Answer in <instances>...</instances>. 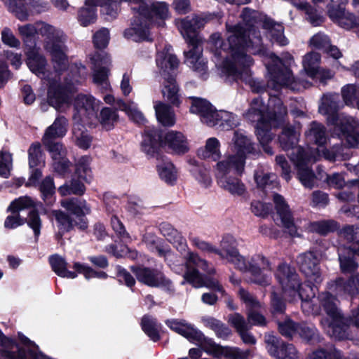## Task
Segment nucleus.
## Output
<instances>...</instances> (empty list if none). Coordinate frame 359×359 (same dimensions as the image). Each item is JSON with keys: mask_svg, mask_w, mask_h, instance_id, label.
Segmentation results:
<instances>
[{"mask_svg": "<svg viewBox=\"0 0 359 359\" xmlns=\"http://www.w3.org/2000/svg\"><path fill=\"white\" fill-rule=\"evenodd\" d=\"M256 12L248 8L243 11L242 16L246 22L248 27L244 28L241 25H230L226 24L227 32V42L222 41L219 33L212 34L209 39L211 50L217 58L216 63L219 59H224L222 62V72L234 81L241 80L250 86L252 92L261 93L266 88L262 83L252 77L249 67L253 60L246 54L249 50L253 54L259 55L264 58V64L270 74L268 87L278 91L282 87H287L292 90H300L302 88H306L311 83L304 80L295 79L292 72L285 65H290L293 57L287 55L285 63L273 53L268 51L263 46L260 33L252 26L250 16L255 17Z\"/></svg>", "mask_w": 359, "mask_h": 359, "instance_id": "f257e3e1", "label": "nucleus"}, {"mask_svg": "<svg viewBox=\"0 0 359 359\" xmlns=\"http://www.w3.org/2000/svg\"><path fill=\"white\" fill-rule=\"evenodd\" d=\"M27 64L29 69L42 79L49 81L48 91V102L50 105L57 110H62L68 107L70 102L69 91L72 86H74L85 79L88 74L85 66L81 64L67 65L65 69L56 71L54 73L46 70L47 61L39 53V48L35 46L30 48L27 52Z\"/></svg>", "mask_w": 359, "mask_h": 359, "instance_id": "f03ea898", "label": "nucleus"}, {"mask_svg": "<svg viewBox=\"0 0 359 359\" xmlns=\"http://www.w3.org/2000/svg\"><path fill=\"white\" fill-rule=\"evenodd\" d=\"M287 114V109L283 105L280 98L276 95H270L268 106H265L261 97L254 98L249 109L245 112V118L256 122L255 133L260 145L269 144L273 135L270 132L272 126L280 121Z\"/></svg>", "mask_w": 359, "mask_h": 359, "instance_id": "7ed1b4c3", "label": "nucleus"}, {"mask_svg": "<svg viewBox=\"0 0 359 359\" xmlns=\"http://www.w3.org/2000/svg\"><path fill=\"white\" fill-rule=\"evenodd\" d=\"M18 32L25 43L36 34L45 37L43 47L50 55L53 66L56 71L65 69L68 65L63 32L43 22L18 27Z\"/></svg>", "mask_w": 359, "mask_h": 359, "instance_id": "20e7f679", "label": "nucleus"}, {"mask_svg": "<svg viewBox=\"0 0 359 359\" xmlns=\"http://www.w3.org/2000/svg\"><path fill=\"white\" fill-rule=\"evenodd\" d=\"M339 96L338 94H326L323 96L318 111L327 116V122L334 126V133L349 147L359 145V121L356 118L337 114Z\"/></svg>", "mask_w": 359, "mask_h": 359, "instance_id": "39448f33", "label": "nucleus"}, {"mask_svg": "<svg viewBox=\"0 0 359 359\" xmlns=\"http://www.w3.org/2000/svg\"><path fill=\"white\" fill-rule=\"evenodd\" d=\"M165 324L189 341L200 344L206 353L215 358L223 355L228 359H247L250 355L249 351H241L237 347L219 346L212 339L205 337L200 330L185 320H167Z\"/></svg>", "mask_w": 359, "mask_h": 359, "instance_id": "423d86ee", "label": "nucleus"}, {"mask_svg": "<svg viewBox=\"0 0 359 359\" xmlns=\"http://www.w3.org/2000/svg\"><path fill=\"white\" fill-rule=\"evenodd\" d=\"M226 241H223L224 251L226 252V259L235 268L242 272H249L251 275L250 282L262 287L270 285L272 271V264L270 259L261 253L255 254L246 259L240 254L234 246L226 245Z\"/></svg>", "mask_w": 359, "mask_h": 359, "instance_id": "0eeeda50", "label": "nucleus"}, {"mask_svg": "<svg viewBox=\"0 0 359 359\" xmlns=\"http://www.w3.org/2000/svg\"><path fill=\"white\" fill-rule=\"evenodd\" d=\"M209 19L210 15H196L191 20L186 18L176 21L178 29L190 47L188 51L184 52L185 63L201 76L206 73L207 66L206 61L201 56V39L196 29L203 27Z\"/></svg>", "mask_w": 359, "mask_h": 359, "instance_id": "6e6552de", "label": "nucleus"}, {"mask_svg": "<svg viewBox=\"0 0 359 359\" xmlns=\"http://www.w3.org/2000/svg\"><path fill=\"white\" fill-rule=\"evenodd\" d=\"M145 8L140 10L141 15L135 13L131 27L124 31L126 38L134 41L151 40L149 25L156 24L163 26L164 20L169 18L168 5L164 1H156L151 4V0L146 1Z\"/></svg>", "mask_w": 359, "mask_h": 359, "instance_id": "1a4fd4ad", "label": "nucleus"}, {"mask_svg": "<svg viewBox=\"0 0 359 359\" xmlns=\"http://www.w3.org/2000/svg\"><path fill=\"white\" fill-rule=\"evenodd\" d=\"M319 299L327 315L320 322L323 329L332 338L338 340L346 339L348 337V323L337 307L336 299L328 292L322 293Z\"/></svg>", "mask_w": 359, "mask_h": 359, "instance_id": "9d476101", "label": "nucleus"}, {"mask_svg": "<svg viewBox=\"0 0 359 359\" xmlns=\"http://www.w3.org/2000/svg\"><path fill=\"white\" fill-rule=\"evenodd\" d=\"M275 276L282 287L285 297H290L291 300L298 296L303 302H308L315 297L312 287L306 285L301 287V281L296 270L287 264H280Z\"/></svg>", "mask_w": 359, "mask_h": 359, "instance_id": "9b49d317", "label": "nucleus"}, {"mask_svg": "<svg viewBox=\"0 0 359 359\" xmlns=\"http://www.w3.org/2000/svg\"><path fill=\"white\" fill-rule=\"evenodd\" d=\"M158 140L177 154H185L189 149L187 138L180 131L169 130L163 135H159L157 131L149 130L143 136L141 144L142 151L149 155L154 153Z\"/></svg>", "mask_w": 359, "mask_h": 359, "instance_id": "f8f14e48", "label": "nucleus"}, {"mask_svg": "<svg viewBox=\"0 0 359 359\" xmlns=\"http://www.w3.org/2000/svg\"><path fill=\"white\" fill-rule=\"evenodd\" d=\"M191 265L201 269L208 273L214 272L212 269H209L208 264L205 259H201L194 252H189L186 258V271L183 275L184 281L189 283L195 287H206L222 294L224 293L222 285L217 280H205L198 270L192 268Z\"/></svg>", "mask_w": 359, "mask_h": 359, "instance_id": "ddd939ff", "label": "nucleus"}, {"mask_svg": "<svg viewBox=\"0 0 359 359\" xmlns=\"http://www.w3.org/2000/svg\"><path fill=\"white\" fill-rule=\"evenodd\" d=\"M297 155L291 156V161L294 163L297 169V175L301 183L306 188L311 189L314 186L316 175L309 165L317 161L320 156L318 151L309 154L303 148H297Z\"/></svg>", "mask_w": 359, "mask_h": 359, "instance_id": "4468645a", "label": "nucleus"}, {"mask_svg": "<svg viewBox=\"0 0 359 359\" xmlns=\"http://www.w3.org/2000/svg\"><path fill=\"white\" fill-rule=\"evenodd\" d=\"M238 294L241 299L246 306L247 324L252 328V326L264 327L267 325V320L264 316L260 312L264 308L255 296L243 288H240Z\"/></svg>", "mask_w": 359, "mask_h": 359, "instance_id": "2eb2a0df", "label": "nucleus"}, {"mask_svg": "<svg viewBox=\"0 0 359 359\" xmlns=\"http://www.w3.org/2000/svg\"><path fill=\"white\" fill-rule=\"evenodd\" d=\"M93 64V80L97 86L104 90L110 87L109 75L111 59L109 55L104 52L95 53L90 57Z\"/></svg>", "mask_w": 359, "mask_h": 359, "instance_id": "dca6fc26", "label": "nucleus"}, {"mask_svg": "<svg viewBox=\"0 0 359 359\" xmlns=\"http://www.w3.org/2000/svg\"><path fill=\"white\" fill-rule=\"evenodd\" d=\"M230 148L233 152V155L243 158L245 163L249 156H259L260 151L257 149L252 137L243 130H236L233 132Z\"/></svg>", "mask_w": 359, "mask_h": 359, "instance_id": "f3484780", "label": "nucleus"}, {"mask_svg": "<svg viewBox=\"0 0 359 359\" xmlns=\"http://www.w3.org/2000/svg\"><path fill=\"white\" fill-rule=\"evenodd\" d=\"M245 163L243 158L236 157L232 154H226L219 161L215 167V172L217 182L226 178L233 172L241 176L245 170Z\"/></svg>", "mask_w": 359, "mask_h": 359, "instance_id": "a211bd4d", "label": "nucleus"}, {"mask_svg": "<svg viewBox=\"0 0 359 359\" xmlns=\"http://www.w3.org/2000/svg\"><path fill=\"white\" fill-rule=\"evenodd\" d=\"M130 269L137 280L147 286L159 287L170 285V280L157 269L143 266H131Z\"/></svg>", "mask_w": 359, "mask_h": 359, "instance_id": "6ab92c4d", "label": "nucleus"}, {"mask_svg": "<svg viewBox=\"0 0 359 359\" xmlns=\"http://www.w3.org/2000/svg\"><path fill=\"white\" fill-rule=\"evenodd\" d=\"M268 353L276 359H297V351L291 344H286L272 334L265 335Z\"/></svg>", "mask_w": 359, "mask_h": 359, "instance_id": "aec40b11", "label": "nucleus"}, {"mask_svg": "<svg viewBox=\"0 0 359 359\" xmlns=\"http://www.w3.org/2000/svg\"><path fill=\"white\" fill-rule=\"evenodd\" d=\"M297 263L309 281L314 283H320L322 281L319 260L313 252L309 251L299 254L297 257Z\"/></svg>", "mask_w": 359, "mask_h": 359, "instance_id": "412c9836", "label": "nucleus"}, {"mask_svg": "<svg viewBox=\"0 0 359 359\" xmlns=\"http://www.w3.org/2000/svg\"><path fill=\"white\" fill-rule=\"evenodd\" d=\"M327 15L334 24L346 30L355 29L359 23L353 13L341 6L331 5L328 6Z\"/></svg>", "mask_w": 359, "mask_h": 359, "instance_id": "4be33fe9", "label": "nucleus"}, {"mask_svg": "<svg viewBox=\"0 0 359 359\" xmlns=\"http://www.w3.org/2000/svg\"><path fill=\"white\" fill-rule=\"evenodd\" d=\"M74 120L76 122H84L85 119H90L96 116L98 107L95 104V100L88 95H79L74 100Z\"/></svg>", "mask_w": 359, "mask_h": 359, "instance_id": "5701e85b", "label": "nucleus"}, {"mask_svg": "<svg viewBox=\"0 0 359 359\" xmlns=\"http://www.w3.org/2000/svg\"><path fill=\"white\" fill-rule=\"evenodd\" d=\"M273 202L277 214L280 219L281 224L285 228V231L292 237L299 236L294 223L292 212L285 198L281 195L275 194L273 195Z\"/></svg>", "mask_w": 359, "mask_h": 359, "instance_id": "b1692460", "label": "nucleus"}, {"mask_svg": "<svg viewBox=\"0 0 359 359\" xmlns=\"http://www.w3.org/2000/svg\"><path fill=\"white\" fill-rule=\"evenodd\" d=\"M192 102L190 107V112L200 116L203 123L208 126H214L215 121L212 118L216 112L215 109L207 100L198 97H191Z\"/></svg>", "mask_w": 359, "mask_h": 359, "instance_id": "393cba45", "label": "nucleus"}, {"mask_svg": "<svg viewBox=\"0 0 359 359\" xmlns=\"http://www.w3.org/2000/svg\"><path fill=\"white\" fill-rule=\"evenodd\" d=\"M44 145L51 154L54 170L60 174L65 173L69 165V161L66 157L65 148L60 142H51L50 144Z\"/></svg>", "mask_w": 359, "mask_h": 359, "instance_id": "a878e982", "label": "nucleus"}, {"mask_svg": "<svg viewBox=\"0 0 359 359\" xmlns=\"http://www.w3.org/2000/svg\"><path fill=\"white\" fill-rule=\"evenodd\" d=\"M228 323L235 328L243 343L250 345L255 344L256 339L249 332L251 328L241 314L238 313L230 314L228 316Z\"/></svg>", "mask_w": 359, "mask_h": 359, "instance_id": "bb28decb", "label": "nucleus"}, {"mask_svg": "<svg viewBox=\"0 0 359 359\" xmlns=\"http://www.w3.org/2000/svg\"><path fill=\"white\" fill-rule=\"evenodd\" d=\"M156 61L163 77L172 76L171 71L176 69L179 65V60L171 53L170 46L165 47L163 51L158 52Z\"/></svg>", "mask_w": 359, "mask_h": 359, "instance_id": "cd10ccee", "label": "nucleus"}, {"mask_svg": "<svg viewBox=\"0 0 359 359\" xmlns=\"http://www.w3.org/2000/svg\"><path fill=\"white\" fill-rule=\"evenodd\" d=\"M67 120L64 116L57 117L53 123L48 127L42 137L43 144H50L57 138L63 137L67 132Z\"/></svg>", "mask_w": 359, "mask_h": 359, "instance_id": "c85d7f7f", "label": "nucleus"}, {"mask_svg": "<svg viewBox=\"0 0 359 359\" xmlns=\"http://www.w3.org/2000/svg\"><path fill=\"white\" fill-rule=\"evenodd\" d=\"M300 131L293 126H285L283 128L281 134L279 136L280 146L283 150L292 149L293 151L290 157L294 154L297 155L296 144L299 141ZM298 148H301L298 147Z\"/></svg>", "mask_w": 359, "mask_h": 359, "instance_id": "c756f323", "label": "nucleus"}, {"mask_svg": "<svg viewBox=\"0 0 359 359\" xmlns=\"http://www.w3.org/2000/svg\"><path fill=\"white\" fill-rule=\"evenodd\" d=\"M52 215L55 217L57 222L60 237L62 233L69 231L74 226H78L81 229H85L87 227V223L84 219H79V222L74 221L61 210H53Z\"/></svg>", "mask_w": 359, "mask_h": 359, "instance_id": "7c9ffc66", "label": "nucleus"}, {"mask_svg": "<svg viewBox=\"0 0 359 359\" xmlns=\"http://www.w3.org/2000/svg\"><path fill=\"white\" fill-rule=\"evenodd\" d=\"M159 229L162 235L172 243L178 251L181 252L186 251L187 248L186 239L171 224L163 222L160 224Z\"/></svg>", "mask_w": 359, "mask_h": 359, "instance_id": "2f4dec72", "label": "nucleus"}, {"mask_svg": "<svg viewBox=\"0 0 359 359\" xmlns=\"http://www.w3.org/2000/svg\"><path fill=\"white\" fill-rule=\"evenodd\" d=\"M154 108L158 121L163 126L172 127L175 124V114L170 106L161 101H156L154 102Z\"/></svg>", "mask_w": 359, "mask_h": 359, "instance_id": "473e14b6", "label": "nucleus"}, {"mask_svg": "<svg viewBox=\"0 0 359 359\" xmlns=\"http://www.w3.org/2000/svg\"><path fill=\"white\" fill-rule=\"evenodd\" d=\"M220 188L234 196H243L247 193V188L242 180L238 177L229 176L219 182Z\"/></svg>", "mask_w": 359, "mask_h": 359, "instance_id": "72a5a7b5", "label": "nucleus"}, {"mask_svg": "<svg viewBox=\"0 0 359 359\" xmlns=\"http://www.w3.org/2000/svg\"><path fill=\"white\" fill-rule=\"evenodd\" d=\"M162 94L173 106L178 107L180 104V95L179 93V87L172 76L163 77Z\"/></svg>", "mask_w": 359, "mask_h": 359, "instance_id": "f704fd0d", "label": "nucleus"}, {"mask_svg": "<svg viewBox=\"0 0 359 359\" xmlns=\"http://www.w3.org/2000/svg\"><path fill=\"white\" fill-rule=\"evenodd\" d=\"M305 136L309 142H314L318 146H323L327 142L325 128L321 123L313 121L305 132Z\"/></svg>", "mask_w": 359, "mask_h": 359, "instance_id": "c9c22d12", "label": "nucleus"}, {"mask_svg": "<svg viewBox=\"0 0 359 359\" xmlns=\"http://www.w3.org/2000/svg\"><path fill=\"white\" fill-rule=\"evenodd\" d=\"M263 27L269 31L271 41L280 46H285L288 43L287 39L284 36V28L282 25L275 23L272 20L265 18L263 22Z\"/></svg>", "mask_w": 359, "mask_h": 359, "instance_id": "e433bc0d", "label": "nucleus"}, {"mask_svg": "<svg viewBox=\"0 0 359 359\" xmlns=\"http://www.w3.org/2000/svg\"><path fill=\"white\" fill-rule=\"evenodd\" d=\"M72 133L74 142L79 147L87 149L90 147L93 137L81 122L75 121Z\"/></svg>", "mask_w": 359, "mask_h": 359, "instance_id": "4c0bfd02", "label": "nucleus"}, {"mask_svg": "<svg viewBox=\"0 0 359 359\" xmlns=\"http://www.w3.org/2000/svg\"><path fill=\"white\" fill-rule=\"evenodd\" d=\"M117 107L126 112L128 117L135 123L144 125L147 119L144 114L138 109L137 104L134 102H124L119 100L116 102Z\"/></svg>", "mask_w": 359, "mask_h": 359, "instance_id": "58836bf2", "label": "nucleus"}, {"mask_svg": "<svg viewBox=\"0 0 359 359\" xmlns=\"http://www.w3.org/2000/svg\"><path fill=\"white\" fill-rule=\"evenodd\" d=\"M320 60V55L316 52H310L303 57V69L310 78L314 79L317 76Z\"/></svg>", "mask_w": 359, "mask_h": 359, "instance_id": "ea45409f", "label": "nucleus"}, {"mask_svg": "<svg viewBox=\"0 0 359 359\" xmlns=\"http://www.w3.org/2000/svg\"><path fill=\"white\" fill-rule=\"evenodd\" d=\"M61 205L72 215L79 219H83L86 214L90 212V208L85 201L76 198L65 199L61 201Z\"/></svg>", "mask_w": 359, "mask_h": 359, "instance_id": "a19ab883", "label": "nucleus"}, {"mask_svg": "<svg viewBox=\"0 0 359 359\" xmlns=\"http://www.w3.org/2000/svg\"><path fill=\"white\" fill-rule=\"evenodd\" d=\"M214 126H219L224 130L231 129L238 125L237 116L226 111H216L213 114Z\"/></svg>", "mask_w": 359, "mask_h": 359, "instance_id": "79ce46f5", "label": "nucleus"}, {"mask_svg": "<svg viewBox=\"0 0 359 359\" xmlns=\"http://www.w3.org/2000/svg\"><path fill=\"white\" fill-rule=\"evenodd\" d=\"M226 240V245L228 246H234L236 241L235 239L230 236H227L224 237L221 243L222 245V250H219L216 248H214L210 243L201 241L197 238H194L192 239V243L194 245L200 249L202 251L208 252H215V254L219 255L222 259H226V252L224 251L223 248V241Z\"/></svg>", "mask_w": 359, "mask_h": 359, "instance_id": "37998d69", "label": "nucleus"}, {"mask_svg": "<svg viewBox=\"0 0 359 359\" xmlns=\"http://www.w3.org/2000/svg\"><path fill=\"white\" fill-rule=\"evenodd\" d=\"M220 142L216 137H210L206 140L204 149L198 151V155L203 158L218 160L221 156Z\"/></svg>", "mask_w": 359, "mask_h": 359, "instance_id": "c03bdc74", "label": "nucleus"}, {"mask_svg": "<svg viewBox=\"0 0 359 359\" xmlns=\"http://www.w3.org/2000/svg\"><path fill=\"white\" fill-rule=\"evenodd\" d=\"M53 271L59 276L74 279L77 275L75 272L67 269V263L65 259L57 255H53L49 259Z\"/></svg>", "mask_w": 359, "mask_h": 359, "instance_id": "a18cd8bd", "label": "nucleus"}, {"mask_svg": "<svg viewBox=\"0 0 359 359\" xmlns=\"http://www.w3.org/2000/svg\"><path fill=\"white\" fill-rule=\"evenodd\" d=\"M255 180L258 187L266 191L278 185L276 175L263 169H259L255 173Z\"/></svg>", "mask_w": 359, "mask_h": 359, "instance_id": "49530a36", "label": "nucleus"}, {"mask_svg": "<svg viewBox=\"0 0 359 359\" xmlns=\"http://www.w3.org/2000/svg\"><path fill=\"white\" fill-rule=\"evenodd\" d=\"M159 176L162 180L169 184H173L177 179V171L174 165L168 161L157 165Z\"/></svg>", "mask_w": 359, "mask_h": 359, "instance_id": "de8ad7c7", "label": "nucleus"}, {"mask_svg": "<svg viewBox=\"0 0 359 359\" xmlns=\"http://www.w3.org/2000/svg\"><path fill=\"white\" fill-rule=\"evenodd\" d=\"M86 6L95 8L100 6L103 11L111 18H115L118 10V2L115 0H86Z\"/></svg>", "mask_w": 359, "mask_h": 359, "instance_id": "09e8293b", "label": "nucleus"}, {"mask_svg": "<svg viewBox=\"0 0 359 359\" xmlns=\"http://www.w3.org/2000/svg\"><path fill=\"white\" fill-rule=\"evenodd\" d=\"M142 328L147 335L154 341H156L160 339L158 330L160 325H158L156 319L145 316L142 319Z\"/></svg>", "mask_w": 359, "mask_h": 359, "instance_id": "8fccbe9b", "label": "nucleus"}, {"mask_svg": "<svg viewBox=\"0 0 359 359\" xmlns=\"http://www.w3.org/2000/svg\"><path fill=\"white\" fill-rule=\"evenodd\" d=\"M28 155L29 165L31 168L44 165L45 161L40 143L34 142L32 144L28 149Z\"/></svg>", "mask_w": 359, "mask_h": 359, "instance_id": "3c124183", "label": "nucleus"}, {"mask_svg": "<svg viewBox=\"0 0 359 359\" xmlns=\"http://www.w3.org/2000/svg\"><path fill=\"white\" fill-rule=\"evenodd\" d=\"M337 289L339 292H344L351 295L359 293V273L352 276L346 282L339 279L337 283Z\"/></svg>", "mask_w": 359, "mask_h": 359, "instance_id": "603ef678", "label": "nucleus"}, {"mask_svg": "<svg viewBox=\"0 0 359 359\" xmlns=\"http://www.w3.org/2000/svg\"><path fill=\"white\" fill-rule=\"evenodd\" d=\"M344 250V253L339 252L340 268L344 273H351L357 269L358 264L353 257H351L353 255V253H348V250L346 248Z\"/></svg>", "mask_w": 359, "mask_h": 359, "instance_id": "864d4df0", "label": "nucleus"}, {"mask_svg": "<svg viewBox=\"0 0 359 359\" xmlns=\"http://www.w3.org/2000/svg\"><path fill=\"white\" fill-rule=\"evenodd\" d=\"M91 158L88 156H82L76 164V173L79 177L86 182H89L92 179V172L90 167Z\"/></svg>", "mask_w": 359, "mask_h": 359, "instance_id": "5fc2aeb1", "label": "nucleus"}, {"mask_svg": "<svg viewBox=\"0 0 359 359\" xmlns=\"http://www.w3.org/2000/svg\"><path fill=\"white\" fill-rule=\"evenodd\" d=\"M97 20L96 8L90 6L81 8L79 11L78 20L81 25L87 27L95 22Z\"/></svg>", "mask_w": 359, "mask_h": 359, "instance_id": "6e6d98bb", "label": "nucleus"}, {"mask_svg": "<svg viewBox=\"0 0 359 359\" xmlns=\"http://www.w3.org/2000/svg\"><path fill=\"white\" fill-rule=\"evenodd\" d=\"M294 6L302 11H304L307 15V20L313 26H318L323 22V17L317 13L316 10L313 8L306 2L295 3Z\"/></svg>", "mask_w": 359, "mask_h": 359, "instance_id": "4d7b16f0", "label": "nucleus"}, {"mask_svg": "<svg viewBox=\"0 0 359 359\" xmlns=\"http://www.w3.org/2000/svg\"><path fill=\"white\" fill-rule=\"evenodd\" d=\"M306 359H341V353L331 348H320L309 353Z\"/></svg>", "mask_w": 359, "mask_h": 359, "instance_id": "13d9d810", "label": "nucleus"}, {"mask_svg": "<svg viewBox=\"0 0 359 359\" xmlns=\"http://www.w3.org/2000/svg\"><path fill=\"white\" fill-rule=\"evenodd\" d=\"M341 94L345 103L347 105L353 106L359 100V86L352 84L346 85L342 88Z\"/></svg>", "mask_w": 359, "mask_h": 359, "instance_id": "bf43d9fd", "label": "nucleus"}, {"mask_svg": "<svg viewBox=\"0 0 359 359\" xmlns=\"http://www.w3.org/2000/svg\"><path fill=\"white\" fill-rule=\"evenodd\" d=\"M298 330H299L297 331V333L307 341H311L312 343L320 341L318 332L314 326L301 324L299 325Z\"/></svg>", "mask_w": 359, "mask_h": 359, "instance_id": "052dcab7", "label": "nucleus"}, {"mask_svg": "<svg viewBox=\"0 0 359 359\" xmlns=\"http://www.w3.org/2000/svg\"><path fill=\"white\" fill-rule=\"evenodd\" d=\"M343 148L341 145H334L331 149H323L321 151H319L318 149H307L306 150V152H308L309 154H311V152L315 153L316 151H318V154H320L319 156H318L317 160L323 156L325 159L333 161L337 158L342 156L341 151Z\"/></svg>", "mask_w": 359, "mask_h": 359, "instance_id": "680f3d73", "label": "nucleus"}, {"mask_svg": "<svg viewBox=\"0 0 359 359\" xmlns=\"http://www.w3.org/2000/svg\"><path fill=\"white\" fill-rule=\"evenodd\" d=\"M118 119V114L116 111L109 107L102 109L100 114V121L101 124L107 130H109L114 122Z\"/></svg>", "mask_w": 359, "mask_h": 359, "instance_id": "e2e57ef3", "label": "nucleus"}, {"mask_svg": "<svg viewBox=\"0 0 359 359\" xmlns=\"http://www.w3.org/2000/svg\"><path fill=\"white\" fill-rule=\"evenodd\" d=\"M278 327L280 333L285 337H291L297 333L299 324H295L290 318H287L283 321L278 320Z\"/></svg>", "mask_w": 359, "mask_h": 359, "instance_id": "0e129e2a", "label": "nucleus"}, {"mask_svg": "<svg viewBox=\"0 0 359 359\" xmlns=\"http://www.w3.org/2000/svg\"><path fill=\"white\" fill-rule=\"evenodd\" d=\"M35 206L34 201L28 196L20 197L13 201L8 207L13 212H18L25 209L34 208Z\"/></svg>", "mask_w": 359, "mask_h": 359, "instance_id": "69168bd1", "label": "nucleus"}, {"mask_svg": "<svg viewBox=\"0 0 359 359\" xmlns=\"http://www.w3.org/2000/svg\"><path fill=\"white\" fill-rule=\"evenodd\" d=\"M74 268L80 273H83L86 279H90L91 278H106L107 275L106 273L103 271L97 272L94 271L90 267L80 264L79 262H75L74 264Z\"/></svg>", "mask_w": 359, "mask_h": 359, "instance_id": "338daca9", "label": "nucleus"}, {"mask_svg": "<svg viewBox=\"0 0 359 359\" xmlns=\"http://www.w3.org/2000/svg\"><path fill=\"white\" fill-rule=\"evenodd\" d=\"M109 41V31L106 28H102L93 35V43L97 48H104Z\"/></svg>", "mask_w": 359, "mask_h": 359, "instance_id": "774afa93", "label": "nucleus"}]
</instances>
